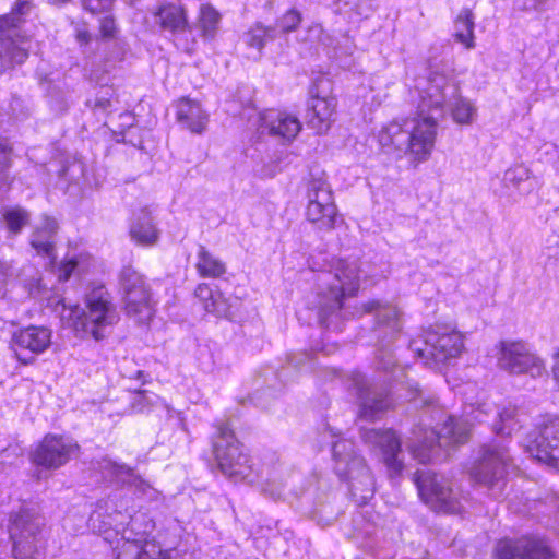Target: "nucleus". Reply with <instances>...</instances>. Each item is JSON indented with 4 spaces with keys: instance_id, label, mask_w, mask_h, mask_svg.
Returning a JSON list of instances; mask_svg holds the SVG:
<instances>
[{
    "instance_id": "39448f33",
    "label": "nucleus",
    "mask_w": 559,
    "mask_h": 559,
    "mask_svg": "<svg viewBox=\"0 0 559 559\" xmlns=\"http://www.w3.org/2000/svg\"><path fill=\"white\" fill-rule=\"evenodd\" d=\"M31 9L27 1H19L10 13L0 15V71L1 73L13 70L28 58L32 49V40L25 35L21 26L24 23L23 15Z\"/></svg>"
},
{
    "instance_id": "09e8293b",
    "label": "nucleus",
    "mask_w": 559,
    "mask_h": 559,
    "mask_svg": "<svg viewBox=\"0 0 559 559\" xmlns=\"http://www.w3.org/2000/svg\"><path fill=\"white\" fill-rule=\"evenodd\" d=\"M551 374L554 381L559 388V349L552 356Z\"/></svg>"
},
{
    "instance_id": "ddd939ff",
    "label": "nucleus",
    "mask_w": 559,
    "mask_h": 559,
    "mask_svg": "<svg viewBox=\"0 0 559 559\" xmlns=\"http://www.w3.org/2000/svg\"><path fill=\"white\" fill-rule=\"evenodd\" d=\"M498 367L510 374H530L538 378L546 371L544 361L522 342L501 341L497 356Z\"/></svg>"
},
{
    "instance_id": "de8ad7c7",
    "label": "nucleus",
    "mask_w": 559,
    "mask_h": 559,
    "mask_svg": "<svg viewBox=\"0 0 559 559\" xmlns=\"http://www.w3.org/2000/svg\"><path fill=\"white\" fill-rule=\"evenodd\" d=\"M76 267V262L75 261H69L67 262L61 271H60V274H59V280L60 281H68L72 274V272L75 270Z\"/></svg>"
},
{
    "instance_id": "603ef678",
    "label": "nucleus",
    "mask_w": 559,
    "mask_h": 559,
    "mask_svg": "<svg viewBox=\"0 0 559 559\" xmlns=\"http://www.w3.org/2000/svg\"><path fill=\"white\" fill-rule=\"evenodd\" d=\"M10 453L11 451L9 449H5L0 453V464H3L7 461V459L10 456Z\"/></svg>"
},
{
    "instance_id": "aec40b11",
    "label": "nucleus",
    "mask_w": 559,
    "mask_h": 559,
    "mask_svg": "<svg viewBox=\"0 0 559 559\" xmlns=\"http://www.w3.org/2000/svg\"><path fill=\"white\" fill-rule=\"evenodd\" d=\"M518 413V408L511 404L497 406L490 402H484L473 408L469 416L479 423L487 421L492 416V431L498 436L507 437L521 427Z\"/></svg>"
},
{
    "instance_id": "4d7b16f0",
    "label": "nucleus",
    "mask_w": 559,
    "mask_h": 559,
    "mask_svg": "<svg viewBox=\"0 0 559 559\" xmlns=\"http://www.w3.org/2000/svg\"><path fill=\"white\" fill-rule=\"evenodd\" d=\"M79 38H80L81 40H85V41H86V40H87V34H86V33H80V34H79Z\"/></svg>"
},
{
    "instance_id": "c9c22d12",
    "label": "nucleus",
    "mask_w": 559,
    "mask_h": 559,
    "mask_svg": "<svg viewBox=\"0 0 559 559\" xmlns=\"http://www.w3.org/2000/svg\"><path fill=\"white\" fill-rule=\"evenodd\" d=\"M276 37L275 27H265L261 23H255L243 35V40L248 47L261 51L266 43V39H274Z\"/></svg>"
},
{
    "instance_id": "f704fd0d",
    "label": "nucleus",
    "mask_w": 559,
    "mask_h": 559,
    "mask_svg": "<svg viewBox=\"0 0 559 559\" xmlns=\"http://www.w3.org/2000/svg\"><path fill=\"white\" fill-rule=\"evenodd\" d=\"M197 270L203 277H218L226 272L224 263L214 259L203 246H199Z\"/></svg>"
},
{
    "instance_id": "a878e982",
    "label": "nucleus",
    "mask_w": 559,
    "mask_h": 559,
    "mask_svg": "<svg viewBox=\"0 0 559 559\" xmlns=\"http://www.w3.org/2000/svg\"><path fill=\"white\" fill-rule=\"evenodd\" d=\"M177 119L185 128L197 134L203 133L209 122V116L200 104L188 98L179 100Z\"/></svg>"
},
{
    "instance_id": "58836bf2",
    "label": "nucleus",
    "mask_w": 559,
    "mask_h": 559,
    "mask_svg": "<svg viewBox=\"0 0 559 559\" xmlns=\"http://www.w3.org/2000/svg\"><path fill=\"white\" fill-rule=\"evenodd\" d=\"M119 286L122 294L148 286L142 274L132 266H123L119 273Z\"/></svg>"
},
{
    "instance_id": "393cba45",
    "label": "nucleus",
    "mask_w": 559,
    "mask_h": 559,
    "mask_svg": "<svg viewBox=\"0 0 559 559\" xmlns=\"http://www.w3.org/2000/svg\"><path fill=\"white\" fill-rule=\"evenodd\" d=\"M123 295L126 313L139 323H146L154 312L152 294L148 286L128 292Z\"/></svg>"
},
{
    "instance_id": "13d9d810",
    "label": "nucleus",
    "mask_w": 559,
    "mask_h": 559,
    "mask_svg": "<svg viewBox=\"0 0 559 559\" xmlns=\"http://www.w3.org/2000/svg\"><path fill=\"white\" fill-rule=\"evenodd\" d=\"M95 515L99 516L100 514L98 513V511H95V512L92 514V516H91V518H92V519H94V518H95Z\"/></svg>"
},
{
    "instance_id": "9d476101",
    "label": "nucleus",
    "mask_w": 559,
    "mask_h": 559,
    "mask_svg": "<svg viewBox=\"0 0 559 559\" xmlns=\"http://www.w3.org/2000/svg\"><path fill=\"white\" fill-rule=\"evenodd\" d=\"M414 480L423 502L431 510L443 513L461 512L462 495L448 478L431 471H417Z\"/></svg>"
},
{
    "instance_id": "a19ab883",
    "label": "nucleus",
    "mask_w": 559,
    "mask_h": 559,
    "mask_svg": "<svg viewBox=\"0 0 559 559\" xmlns=\"http://www.w3.org/2000/svg\"><path fill=\"white\" fill-rule=\"evenodd\" d=\"M308 221L311 222L318 229H331L334 227L337 219V212H307Z\"/></svg>"
},
{
    "instance_id": "473e14b6",
    "label": "nucleus",
    "mask_w": 559,
    "mask_h": 559,
    "mask_svg": "<svg viewBox=\"0 0 559 559\" xmlns=\"http://www.w3.org/2000/svg\"><path fill=\"white\" fill-rule=\"evenodd\" d=\"M333 205V194L330 187L320 179L309 182L307 188L308 210H326Z\"/></svg>"
},
{
    "instance_id": "f8f14e48",
    "label": "nucleus",
    "mask_w": 559,
    "mask_h": 559,
    "mask_svg": "<svg viewBox=\"0 0 559 559\" xmlns=\"http://www.w3.org/2000/svg\"><path fill=\"white\" fill-rule=\"evenodd\" d=\"M154 24L162 31L170 33L178 49L191 55L197 47L192 25L187 9L175 2H163L152 10Z\"/></svg>"
},
{
    "instance_id": "bb28decb",
    "label": "nucleus",
    "mask_w": 559,
    "mask_h": 559,
    "mask_svg": "<svg viewBox=\"0 0 559 559\" xmlns=\"http://www.w3.org/2000/svg\"><path fill=\"white\" fill-rule=\"evenodd\" d=\"M58 230L56 219L44 214L41 222L36 225L32 235L31 245L38 254L51 257L55 250V237Z\"/></svg>"
},
{
    "instance_id": "9b49d317",
    "label": "nucleus",
    "mask_w": 559,
    "mask_h": 559,
    "mask_svg": "<svg viewBox=\"0 0 559 559\" xmlns=\"http://www.w3.org/2000/svg\"><path fill=\"white\" fill-rule=\"evenodd\" d=\"M424 348H414L418 356L436 364L457 358L464 349V337L450 323H436L424 332Z\"/></svg>"
},
{
    "instance_id": "1a4fd4ad",
    "label": "nucleus",
    "mask_w": 559,
    "mask_h": 559,
    "mask_svg": "<svg viewBox=\"0 0 559 559\" xmlns=\"http://www.w3.org/2000/svg\"><path fill=\"white\" fill-rule=\"evenodd\" d=\"M120 317L110 294L104 286L94 287L85 298V309L75 322V329L96 341L103 340L118 323Z\"/></svg>"
},
{
    "instance_id": "f257e3e1",
    "label": "nucleus",
    "mask_w": 559,
    "mask_h": 559,
    "mask_svg": "<svg viewBox=\"0 0 559 559\" xmlns=\"http://www.w3.org/2000/svg\"><path fill=\"white\" fill-rule=\"evenodd\" d=\"M416 88L417 116L392 120L382 127L378 141L388 153L409 155L413 162L421 163L432 153L438 120L444 117L443 105L455 96L456 86L436 70L420 80Z\"/></svg>"
},
{
    "instance_id": "4c0bfd02",
    "label": "nucleus",
    "mask_w": 559,
    "mask_h": 559,
    "mask_svg": "<svg viewBox=\"0 0 559 559\" xmlns=\"http://www.w3.org/2000/svg\"><path fill=\"white\" fill-rule=\"evenodd\" d=\"M336 7L349 17H368L373 12V0H336Z\"/></svg>"
},
{
    "instance_id": "e433bc0d",
    "label": "nucleus",
    "mask_w": 559,
    "mask_h": 559,
    "mask_svg": "<svg viewBox=\"0 0 559 559\" xmlns=\"http://www.w3.org/2000/svg\"><path fill=\"white\" fill-rule=\"evenodd\" d=\"M12 165V145L9 140H0V193L9 190L13 179L10 176Z\"/></svg>"
},
{
    "instance_id": "4468645a",
    "label": "nucleus",
    "mask_w": 559,
    "mask_h": 559,
    "mask_svg": "<svg viewBox=\"0 0 559 559\" xmlns=\"http://www.w3.org/2000/svg\"><path fill=\"white\" fill-rule=\"evenodd\" d=\"M348 389L359 400V417L362 419H376L380 414L389 409L392 404L389 390L371 383L360 372H352L348 377Z\"/></svg>"
},
{
    "instance_id": "ea45409f",
    "label": "nucleus",
    "mask_w": 559,
    "mask_h": 559,
    "mask_svg": "<svg viewBox=\"0 0 559 559\" xmlns=\"http://www.w3.org/2000/svg\"><path fill=\"white\" fill-rule=\"evenodd\" d=\"M207 312L214 313L217 317L231 319L234 317L233 304L229 298H226L221 292H215L212 300L203 305Z\"/></svg>"
},
{
    "instance_id": "c03bdc74",
    "label": "nucleus",
    "mask_w": 559,
    "mask_h": 559,
    "mask_svg": "<svg viewBox=\"0 0 559 559\" xmlns=\"http://www.w3.org/2000/svg\"><path fill=\"white\" fill-rule=\"evenodd\" d=\"M112 0H83V5L92 13L107 9Z\"/></svg>"
},
{
    "instance_id": "cd10ccee",
    "label": "nucleus",
    "mask_w": 559,
    "mask_h": 559,
    "mask_svg": "<svg viewBox=\"0 0 559 559\" xmlns=\"http://www.w3.org/2000/svg\"><path fill=\"white\" fill-rule=\"evenodd\" d=\"M103 468L115 476L118 481L133 488L134 492L140 496H150L154 491L152 486L146 480L136 475L132 468L124 464L106 461Z\"/></svg>"
},
{
    "instance_id": "49530a36",
    "label": "nucleus",
    "mask_w": 559,
    "mask_h": 559,
    "mask_svg": "<svg viewBox=\"0 0 559 559\" xmlns=\"http://www.w3.org/2000/svg\"><path fill=\"white\" fill-rule=\"evenodd\" d=\"M100 32L105 37L114 36L115 22L110 16H105L100 21Z\"/></svg>"
},
{
    "instance_id": "423d86ee",
    "label": "nucleus",
    "mask_w": 559,
    "mask_h": 559,
    "mask_svg": "<svg viewBox=\"0 0 559 559\" xmlns=\"http://www.w3.org/2000/svg\"><path fill=\"white\" fill-rule=\"evenodd\" d=\"M334 469L342 480L349 483V492L358 504H366L373 496V477L365 460L355 451L350 440H338L332 447Z\"/></svg>"
},
{
    "instance_id": "412c9836",
    "label": "nucleus",
    "mask_w": 559,
    "mask_h": 559,
    "mask_svg": "<svg viewBox=\"0 0 559 559\" xmlns=\"http://www.w3.org/2000/svg\"><path fill=\"white\" fill-rule=\"evenodd\" d=\"M51 344V331L45 326L31 325L13 333L11 338V348L16 358L27 365L33 361V357H23L22 353L28 350L31 354L38 355L44 353Z\"/></svg>"
},
{
    "instance_id": "4be33fe9",
    "label": "nucleus",
    "mask_w": 559,
    "mask_h": 559,
    "mask_svg": "<svg viewBox=\"0 0 559 559\" xmlns=\"http://www.w3.org/2000/svg\"><path fill=\"white\" fill-rule=\"evenodd\" d=\"M361 438L365 443L380 451L384 463L392 472L402 471L403 464L399 459L401 442L393 430L362 429Z\"/></svg>"
},
{
    "instance_id": "72a5a7b5",
    "label": "nucleus",
    "mask_w": 559,
    "mask_h": 559,
    "mask_svg": "<svg viewBox=\"0 0 559 559\" xmlns=\"http://www.w3.org/2000/svg\"><path fill=\"white\" fill-rule=\"evenodd\" d=\"M454 38L467 49L475 47L474 16L469 9H463L454 23Z\"/></svg>"
},
{
    "instance_id": "5fc2aeb1",
    "label": "nucleus",
    "mask_w": 559,
    "mask_h": 559,
    "mask_svg": "<svg viewBox=\"0 0 559 559\" xmlns=\"http://www.w3.org/2000/svg\"><path fill=\"white\" fill-rule=\"evenodd\" d=\"M266 480L275 484V483H277L278 478H277V475L274 473V474L267 475ZM280 481L282 483V479H280Z\"/></svg>"
},
{
    "instance_id": "f03ea898",
    "label": "nucleus",
    "mask_w": 559,
    "mask_h": 559,
    "mask_svg": "<svg viewBox=\"0 0 559 559\" xmlns=\"http://www.w3.org/2000/svg\"><path fill=\"white\" fill-rule=\"evenodd\" d=\"M319 281L326 286L320 292L319 318L321 324L329 325V317L342 309L343 299L359 289V267L354 261L333 259L329 270L321 272Z\"/></svg>"
},
{
    "instance_id": "3c124183",
    "label": "nucleus",
    "mask_w": 559,
    "mask_h": 559,
    "mask_svg": "<svg viewBox=\"0 0 559 559\" xmlns=\"http://www.w3.org/2000/svg\"><path fill=\"white\" fill-rule=\"evenodd\" d=\"M548 500H549L550 506L556 508L559 512V496L555 493L551 497H549Z\"/></svg>"
},
{
    "instance_id": "0eeeda50",
    "label": "nucleus",
    "mask_w": 559,
    "mask_h": 559,
    "mask_svg": "<svg viewBox=\"0 0 559 559\" xmlns=\"http://www.w3.org/2000/svg\"><path fill=\"white\" fill-rule=\"evenodd\" d=\"M44 518L36 502L23 503L11 515L10 537L15 559H41Z\"/></svg>"
},
{
    "instance_id": "37998d69",
    "label": "nucleus",
    "mask_w": 559,
    "mask_h": 559,
    "mask_svg": "<svg viewBox=\"0 0 559 559\" xmlns=\"http://www.w3.org/2000/svg\"><path fill=\"white\" fill-rule=\"evenodd\" d=\"M27 212H5L4 219L11 233L17 234L28 222Z\"/></svg>"
},
{
    "instance_id": "6ab92c4d",
    "label": "nucleus",
    "mask_w": 559,
    "mask_h": 559,
    "mask_svg": "<svg viewBox=\"0 0 559 559\" xmlns=\"http://www.w3.org/2000/svg\"><path fill=\"white\" fill-rule=\"evenodd\" d=\"M78 445L57 435H47L32 454L33 462L45 468L56 469L64 465Z\"/></svg>"
},
{
    "instance_id": "f3484780",
    "label": "nucleus",
    "mask_w": 559,
    "mask_h": 559,
    "mask_svg": "<svg viewBox=\"0 0 559 559\" xmlns=\"http://www.w3.org/2000/svg\"><path fill=\"white\" fill-rule=\"evenodd\" d=\"M330 82L323 78L314 81L310 88V102L308 108V124L317 132H326L335 115L336 99L329 95Z\"/></svg>"
},
{
    "instance_id": "8fccbe9b",
    "label": "nucleus",
    "mask_w": 559,
    "mask_h": 559,
    "mask_svg": "<svg viewBox=\"0 0 559 559\" xmlns=\"http://www.w3.org/2000/svg\"><path fill=\"white\" fill-rule=\"evenodd\" d=\"M549 0H528L531 7L536 10H543Z\"/></svg>"
},
{
    "instance_id": "20e7f679",
    "label": "nucleus",
    "mask_w": 559,
    "mask_h": 559,
    "mask_svg": "<svg viewBox=\"0 0 559 559\" xmlns=\"http://www.w3.org/2000/svg\"><path fill=\"white\" fill-rule=\"evenodd\" d=\"M364 310L365 312H374L376 316V332L380 343L377 353V369L388 373L389 379L402 382L404 378H407L406 369L397 365L395 355L390 347L402 329L399 310L376 300L365 304Z\"/></svg>"
},
{
    "instance_id": "dca6fc26",
    "label": "nucleus",
    "mask_w": 559,
    "mask_h": 559,
    "mask_svg": "<svg viewBox=\"0 0 559 559\" xmlns=\"http://www.w3.org/2000/svg\"><path fill=\"white\" fill-rule=\"evenodd\" d=\"M526 449L538 462L554 465L559 460V417L545 416Z\"/></svg>"
},
{
    "instance_id": "a211bd4d",
    "label": "nucleus",
    "mask_w": 559,
    "mask_h": 559,
    "mask_svg": "<svg viewBox=\"0 0 559 559\" xmlns=\"http://www.w3.org/2000/svg\"><path fill=\"white\" fill-rule=\"evenodd\" d=\"M493 559H555V556L544 538L522 536L499 542Z\"/></svg>"
},
{
    "instance_id": "2eb2a0df",
    "label": "nucleus",
    "mask_w": 559,
    "mask_h": 559,
    "mask_svg": "<svg viewBox=\"0 0 559 559\" xmlns=\"http://www.w3.org/2000/svg\"><path fill=\"white\" fill-rule=\"evenodd\" d=\"M510 465V456L504 445L490 444L484 448L480 460L472 469L473 478L488 488H500Z\"/></svg>"
},
{
    "instance_id": "2f4dec72",
    "label": "nucleus",
    "mask_w": 559,
    "mask_h": 559,
    "mask_svg": "<svg viewBox=\"0 0 559 559\" xmlns=\"http://www.w3.org/2000/svg\"><path fill=\"white\" fill-rule=\"evenodd\" d=\"M130 235L139 245L152 246L157 242L159 231L150 213L142 212V214L132 224Z\"/></svg>"
},
{
    "instance_id": "7ed1b4c3",
    "label": "nucleus",
    "mask_w": 559,
    "mask_h": 559,
    "mask_svg": "<svg viewBox=\"0 0 559 559\" xmlns=\"http://www.w3.org/2000/svg\"><path fill=\"white\" fill-rule=\"evenodd\" d=\"M469 432L471 425L467 420L449 417L438 432L421 426L414 428L408 448L414 459L427 464L439 460L442 449L466 442Z\"/></svg>"
},
{
    "instance_id": "5701e85b",
    "label": "nucleus",
    "mask_w": 559,
    "mask_h": 559,
    "mask_svg": "<svg viewBox=\"0 0 559 559\" xmlns=\"http://www.w3.org/2000/svg\"><path fill=\"white\" fill-rule=\"evenodd\" d=\"M116 559H170L167 551L154 540L139 538L130 539L123 532L122 542L118 544Z\"/></svg>"
},
{
    "instance_id": "b1692460",
    "label": "nucleus",
    "mask_w": 559,
    "mask_h": 559,
    "mask_svg": "<svg viewBox=\"0 0 559 559\" xmlns=\"http://www.w3.org/2000/svg\"><path fill=\"white\" fill-rule=\"evenodd\" d=\"M262 120L267 134L284 143L293 141L301 130L299 119L287 112L269 110Z\"/></svg>"
},
{
    "instance_id": "6e6552de",
    "label": "nucleus",
    "mask_w": 559,
    "mask_h": 559,
    "mask_svg": "<svg viewBox=\"0 0 559 559\" xmlns=\"http://www.w3.org/2000/svg\"><path fill=\"white\" fill-rule=\"evenodd\" d=\"M213 451L219 469L228 478L248 483H254L259 477L263 478L264 471L261 472V476L254 474L249 455L243 451L242 444L238 442L228 424L218 426L213 441Z\"/></svg>"
},
{
    "instance_id": "a18cd8bd",
    "label": "nucleus",
    "mask_w": 559,
    "mask_h": 559,
    "mask_svg": "<svg viewBox=\"0 0 559 559\" xmlns=\"http://www.w3.org/2000/svg\"><path fill=\"white\" fill-rule=\"evenodd\" d=\"M215 295V292H213L207 284H200L195 289V296L203 300L205 304L206 301L212 300L213 296Z\"/></svg>"
},
{
    "instance_id": "c85d7f7f",
    "label": "nucleus",
    "mask_w": 559,
    "mask_h": 559,
    "mask_svg": "<svg viewBox=\"0 0 559 559\" xmlns=\"http://www.w3.org/2000/svg\"><path fill=\"white\" fill-rule=\"evenodd\" d=\"M436 70H438L440 73H444L448 76L449 81L452 82L455 86H457L455 84V82L453 81V78L443 68L442 69L440 67L432 68L429 71V73L431 71H436ZM445 107L451 108V115H452L453 120L460 124L472 123L475 118V115H476V108L474 107V105L471 102H468L467 99L461 98L459 96V87H456L455 96L451 100L445 102V104L443 105L444 112H445Z\"/></svg>"
},
{
    "instance_id": "6e6d98bb",
    "label": "nucleus",
    "mask_w": 559,
    "mask_h": 559,
    "mask_svg": "<svg viewBox=\"0 0 559 559\" xmlns=\"http://www.w3.org/2000/svg\"><path fill=\"white\" fill-rule=\"evenodd\" d=\"M108 518H109V519H108V521H105V522H104V523H105V525H108V526H117V524H118V523H117V521H115V520L112 519V515H108Z\"/></svg>"
},
{
    "instance_id": "864d4df0",
    "label": "nucleus",
    "mask_w": 559,
    "mask_h": 559,
    "mask_svg": "<svg viewBox=\"0 0 559 559\" xmlns=\"http://www.w3.org/2000/svg\"><path fill=\"white\" fill-rule=\"evenodd\" d=\"M407 385H408V389L412 391V392H419V386H418V383L415 382V381H408L407 380Z\"/></svg>"
},
{
    "instance_id": "79ce46f5",
    "label": "nucleus",
    "mask_w": 559,
    "mask_h": 559,
    "mask_svg": "<svg viewBox=\"0 0 559 559\" xmlns=\"http://www.w3.org/2000/svg\"><path fill=\"white\" fill-rule=\"evenodd\" d=\"M301 22V14L297 10H289L278 21L277 27L281 28L283 34L293 32Z\"/></svg>"
},
{
    "instance_id": "c756f323",
    "label": "nucleus",
    "mask_w": 559,
    "mask_h": 559,
    "mask_svg": "<svg viewBox=\"0 0 559 559\" xmlns=\"http://www.w3.org/2000/svg\"><path fill=\"white\" fill-rule=\"evenodd\" d=\"M502 181L506 188L516 190L521 194L530 193L538 185L537 178L532 176L524 165H516L507 169Z\"/></svg>"
},
{
    "instance_id": "7c9ffc66",
    "label": "nucleus",
    "mask_w": 559,
    "mask_h": 559,
    "mask_svg": "<svg viewBox=\"0 0 559 559\" xmlns=\"http://www.w3.org/2000/svg\"><path fill=\"white\" fill-rule=\"evenodd\" d=\"M221 20V13L213 5L203 3L200 5L194 26L204 40H212L219 31Z\"/></svg>"
}]
</instances>
